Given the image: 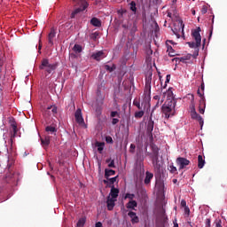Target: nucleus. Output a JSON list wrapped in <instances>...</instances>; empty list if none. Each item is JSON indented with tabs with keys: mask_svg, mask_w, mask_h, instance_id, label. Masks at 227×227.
Returning a JSON list of instances; mask_svg holds the SVG:
<instances>
[{
	"mask_svg": "<svg viewBox=\"0 0 227 227\" xmlns=\"http://www.w3.org/2000/svg\"><path fill=\"white\" fill-rule=\"evenodd\" d=\"M145 116V110H140L135 113V118H143Z\"/></svg>",
	"mask_w": 227,
	"mask_h": 227,
	"instance_id": "79ce46f5",
	"label": "nucleus"
},
{
	"mask_svg": "<svg viewBox=\"0 0 227 227\" xmlns=\"http://www.w3.org/2000/svg\"><path fill=\"white\" fill-rule=\"evenodd\" d=\"M102 56H104V51H99L92 54V58L96 61H100Z\"/></svg>",
	"mask_w": 227,
	"mask_h": 227,
	"instance_id": "cd10ccee",
	"label": "nucleus"
},
{
	"mask_svg": "<svg viewBox=\"0 0 227 227\" xmlns=\"http://www.w3.org/2000/svg\"><path fill=\"white\" fill-rule=\"evenodd\" d=\"M181 207H184L185 208V207H187V202L185 201V200H181Z\"/></svg>",
	"mask_w": 227,
	"mask_h": 227,
	"instance_id": "6e6d98bb",
	"label": "nucleus"
},
{
	"mask_svg": "<svg viewBox=\"0 0 227 227\" xmlns=\"http://www.w3.org/2000/svg\"><path fill=\"white\" fill-rule=\"evenodd\" d=\"M215 227H223V222L221 220H216L215 222Z\"/></svg>",
	"mask_w": 227,
	"mask_h": 227,
	"instance_id": "09e8293b",
	"label": "nucleus"
},
{
	"mask_svg": "<svg viewBox=\"0 0 227 227\" xmlns=\"http://www.w3.org/2000/svg\"><path fill=\"white\" fill-rule=\"evenodd\" d=\"M162 102H164V99H162L161 101H157L154 106V109H157V107H159L160 106V104H162Z\"/></svg>",
	"mask_w": 227,
	"mask_h": 227,
	"instance_id": "603ef678",
	"label": "nucleus"
},
{
	"mask_svg": "<svg viewBox=\"0 0 227 227\" xmlns=\"http://www.w3.org/2000/svg\"><path fill=\"white\" fill-rule=\"evenodd\" d=\"M116 175V171L109 168L105 169V178L106 180H109V176H114Z\"/></svg>",
	"mask_w": 227,
	"mask_h": 227,
	"instance_id": "4be33fe9",
	"label": "nucleus"
},
{
	"mask_svg": "<svg viewBox=\"0 0 227 227\" xmlns=\"http://www.w3.org/2000/svg\"><path fill=\"white\" fill-rule=\"evenodd\" d=\"M86 224V216L80 218L76 223V227H83Z\"/></svg>",
	"mask_w": 227,
	"mask_h": 227,
	"instance_id": "7c9ffc66",
	"label": "nucleus"
},
{
	"mask_svg": "<svg viewBox=\"0 0 227 227\" xmlns=\"http://www.w3.org/2000/svg\"><path fill=\"white\" fill-rule=\"evenodd\" d=\"M41 145L43 148H47L51 145V137L47 136L44 138H41Z\"/></svg>",
	"mask_w": 227,
	"mask_h": 227,
	"instance_id": "412c9836",
	"label": "nucleus"
},
{
	"mask_svg": "<svg viewBox=\"0 0 227 227\" xmlns=\"http://www.w3.org/2000/svg\"><path fill=\"white\" fill-rule=\"evenodd\" d=\"M73 51L74 52L81 53L82 52V46H81L80 44H74V46L73 47Z\"/></svg>",
	"mask_w": 227,
	"mask_h": 227,
	"instance_id": "4c0bfd02",
	"label": "nucleus"
},
{
	"mask_svg": "<svg viewBox=\"0 0 227 227\" xmlns=\"http://www.w3.org/2000/svg\"><path fill=\"white\" fill-rule=\"evenodd\" d=\"M184 213L187 214V215H189V214H191V209H189V207H184Z\"/></svg>",
	"mask_w": 227,
	"mask_h": 227,
	"instance_id": "4d7b16f0",
	"label": "nucleus"
},
{
	"mask_svg": "<svg viewBox=\"0 0 227 227\" xmlns=\"http://www.w3.org/2000/svg\"><path fill=\"white\" fill-rule=\"evenodd\" d=\"M207 7L206 6L202 7V9H201L202 15H205V13H207Z\"/></svg>",
	"mask_w": 227,
	"mask_h": 227,
	"instance_id": "bf43d9fd",
	"label": "nucleus"
},
{
	"mask_svg": "<svg viewBox=\"0 0 227 227\" xmlns=\"http://www.w3.org/2000/svg\"><path fill=\"white\" fill-rule=\"evenodd\" d=\"M106 164H108V168H116V165L114 164V160H112L111 158L106 160Z\"/></svg>",
	"mask_w": 227,
	"mask_h": 227,
	"instance_id": "e433bc0d",
	"label": "nucleus"
},
{
	"mask_svg": "<svg viewBox=\"0 0 227 227\" xmlns=\"http://www.w3.org/2000/svg\"><path fill=\"white\" fill-rule=\"evenodd\" d=\"M116 203V199L111 198V196H108L106 199V207L107 210H113L114 208Z\"/></svg>",
	"mask_w": 227,
	"mask_h": 227,
	"instance_id": "ddd939ff",
	"label": "nucleus"
},
{
	"mask_svg": "<svg viewBox=\"0 0 227 227\" xmlns=\"http://www.w3.org/2000/svg\"><path fill=\"white\" fill-rule=\"evenodd\" d=\"M154 125H155V122L153 121V120H152V114H151L149 121L147 122V134L152 135V132H153Z\"/></svg>",
	"mask_w": 227,
	"mask_h": 227,
	"instance_id": "f3484780",
	"label": "nucleus"
},
{
	"mask_svg": "<svg viewBox=\"0 0 227 227\" xmlns=\"http://www.w3.org/2000/svg\"><path fill=\"white\" fill-rule=\"evenodd\" d=\"M169 81H171V74H167L166 81H165V85H164L163 88H166V86H168V82H169Z\"/></svg>",
	"mask_w": 227,
	"mask_h": 227,
	"instance_id": "de8ad7c7",
	"label": "nucleus"
},
{
	"mask_svg": "<svg viewBox=\"0 0 227 227\" xmlns=\"http://www.w3.org/2000/svg\"><path fill=\"white\" fill-rule=\"evenodd\" d=\"M54 38H56V30L51 28L48 35V43H50V45H54Z\"/></svg>",
	"mask_w": 227,
	"mask_h": 227,
	"instance_id": "2eb2a0df",
	"label": "nucleus"
},
{
	"mask_svg": "<svg viewBox=\"0 0 227 227\" xmlns=\"http://www.w3.org/2000/svg\"><path fill=\"white\" fill-rule=\"evenodd\" d=\"M152 160L153 168L154 171L157 173L160 172V168H162V162L159 160V156H153L150 158Z\"/></svg>",
	"mask_w": 227,
	"mask_h": 227,
	"instance_id": "0eeeda50",
	"label": "nucleus"
},
{
	"mask_svg": "<svg viewBox=\"0 0 227 227\" xmlns=\"http://www.w3.org/2000/svg\"><path fill=\"white\" fill-rule=\"evenodd\" d=\"M129 4H130L129 8H130L131 12L136 13V12H137V8L136 7V2L132 1Z\"/></svg>",
	"mask_w": 227,
	"mask_h": 227,
	"instance_id": "37998d69",
	"label": "nucleus"
},
{
	"mask_svg": "<svg viewBox=\"0 0 227 227\" xmlns=\"http://www.w3.org/2000/svg\"><path fill=\"white\" fill-rule=\"evenodd\" d=\"M90 24L92 26H94L95 27H100V26H102V21H100V20H98V18H92L90 20Z\"/></svg>",
	"mask_w": 227,
	"mask_h": 227,
	"instance_id": "b1692460",
	"label": "nucleus"
},
{
	"mask_svg": "<svg viewBox=\"0 0 227 227\" xmlns=\"http://www.w3.org/2000/svg\"><path fill=\"white\" fill-rule=\"evenodd\" d=\"M76 3V7L73 12L71 13V19H75V16L78 13H81V12H84V10H86V8H88L89 4L88 2H86V0H74Z\"/></svg>",
	"mask_w": 227,
	"mask_h": 227,
	"instance_id": "7ed1b4c3",
	"label": "nucleus"
},
{
	"mask_svg": "<svg viewBox=\"0 0 227 227\" xmlns=\"http://www.w3.org/2000/svg\"><path fill=\"white\" fill-rule=\"evenodd\" d=\"M111 118H120V113L117 111H112L110 114Z\"/></svg>",
	"mask_w": 227,
	"mask_h": 227,
	"instance_id": "49530a36",
	"label": "nucleus"
},
{
	"mask_svg": "<svg viewBox=\"0 0 227 227\" xmlns=\"http://www.w3.org/2000/svg\"><path fill=\"white\" fill-rule=\"evenodd\" d=\"M176 106V100L167 99L161 106V113L167 120L175 114V107Z\"/></svg>",
	"mask_w": 227,
	"mask_h": 227,
	"instance_id": "f257e3e1",
	"label": "nucleus"
},
{
	"mask_svg": "<svg viewBox=\"0 0 227 227\" xmlns=\"http://www.w3.org/2000/svg\"><path fill=\"white\" fill-rule=\"evenodd\" d=\"M97 100H104V96H102V91H100V89H98L97 90Z\"/></svg>",
	"mask_w": 227,
	"mask_h": 227,
	"instance_id": "c03bdc74",
	"label": "nucleus"
},
{
	"mask_svg": "<svg viewBox=\"0 0 227 227\" xmlns=\"http://www.w3.org/2000/svg\"><path fill=\"white\" fill-rule=\"evenodd\" d=\"M151 100H152V90L145 89L144 98H143V101H142V107H144V111L145 109H149Z\"/></svg>",
	"mask_w": 227,
	"mask_h": 227,
	"instance_id": "39448f33",
	"label": "nucleus"
},
{
	"mask_svg": "<svg viewBox=\"0 0 227 227\" xmlns=\"http://www.w3.org/2000/svg\"><path fill=\"white\" fill-rule=\"evenodd\" d=\"M45 132H47L48 134L56 135V132H58V129H56V127H54V126H47L45 128Z\"/></svg>",
	"mask_w": 227,
	"mask_h": 227,
	"instance_id": "bb28decb",
	"label": "nucleus"
},
{
	"mask_svg": "<svg viewBox=\"0 0 227 227\" xmlns=\"http://www.w3.org/2000/svg\"><path fill=\"white\" fill-rule=\"evenodd\" d=\"M210 218L206 219V227H210Z\"/></svg>",
	"mask_w": 227,
	"mask_h": 227,
	"instance_id": "052dcab7",
	"label": "nucleus"
},
{
	"mask_svg": "<svg viewBox=\"0 0 227 227\" xmlns=\"http://www.w3.org/2000/svg\"><path fill=\"white\" fill-rule=\"evenodd\" d=\"M116 180H118V176H114V177H112V178H109L108 179H105L103 180V183L106 184V185H114V183L116 182Z\"/></svg>",
	"mask_w": 227,
	"mask_h": 227,
	"instance_id": "393cba45",
	"label": "nucleus"
},
{
	"mask_svg": "<svg viewBox=\"0 0 227 227\" xmlns=\"http://www.w3.org/2000/svg\"><path fill=\"white\" fill-rule=\"evenodd\" d=\"M153 99L157 100V101H160V96L156 95V96L153 97Z\"/></svg>",
	"mask_w": 227,
	"mask_h": 227,
	"instance_id": "69168bd1",
	"label": "nucleus"
},
{
	"mask_svg": "<svg viewBox=\"0 0 227 227\" xmlns=\"http://www.w3.org/2000/svg\"><path fill=\"white\" fill-rule=\"evenodd\" d=\"M200 31H201L200 27H198V29H195L192 32V37L194 38L195 42H190L188 43L189 47L191 49H198V47L201 46V35L200 34Z\"/></svg>",
	"mask_w": 227,
	"mask_h": 227,
	"instance_id": "20e7f679",
	"label": "nucleus"
},
{
	"mask_svg": "<svg viewBox=\"0 0 227 227\" xmlns=\"http://www.w3.org/2000/svg\"><path fill=\"white\" fill-rule=\"evenodd\" d=\"M136 207H137V202L136 200H129L126 204V207L131 210H136Z\"/></svg>",
	"mask_w": 227,
	"mask_h": 227,
	"instance_id": "5701e85b",
	"label": "nucleus"
},
{
	"mask_svg": "<svg viewBox=\"0 0 227 227\" xmlns=\"http://www.w3.org/2000/svg\"><path fill=\"white\" fill-rule=\"evenodd\" d=\"M207 107V104L205 103V98H200V106H199V112L200 114H205V108Z\"/></svg>",
	"mask_w": 227,
	"mask_h": 227,
	"instance_id": "6ab92c4d",
	"label": "nucleus"
},
{
	"mask_svg": "<svg viewBox=\"0 0 227 227\" xmlns=\"http://www.w3.org/2000/svg\"><path fill=\"white\" fill-rule=\"evenodd\" d=\"M132 150H136V145L134 144L130 145V152H132Z\"/></svg>",
	"mask_w": 227,
	"mask_h": 227,
	"instance_id": "774afa93",
	"label": "nucleus"
},
{
	"mask_svg": "<svg viewBox=\"0 0 227 227\" xmlns=\"http://www.w3.org/2000/svg\"><path fill=\"white\" fill-rule=\"evenodd\" d=\"M105 68L108 72H114V70H116V66L110 67L109 65H106Z\"/></svg>",
	"mask_w": 227,
	"mask_h": 227,
	"instance_id": "a18cd8bd",
	"label": "nucleus"
},
{
	"mask_svg": "<svg viewBox=\"0 0 227 227\" xmlns=\"http://www.w3.org/2000/svg\"><path fill=\"white\" fill-rule=\"evenodd\" d=\"M197 93H198L199 97H200V98H205V97L203 96V94L201 93L200 89L197 90Z\"/></svg>",
	"mask_w": 227,
	"mask_h": 227,
	"instance_id": "680f3d73",
	"label": "nucleus"
},
{
	"mask_svg": "<svg viewBox=\"0 0 227 227\" xmlns=\"http://www.w3.org/2000/svg\"><path fill=\"white\" fill-rule=\"evenodd\" d=\"M10 143V148L7 149V153H12L13 152H15V147H13V138H11L9 140Z\"/></svg>",
	"mask_w": 227,
	"mask_h": 227,
	"instance_id": "72a5a7b5",
	"label": "nucleus"
},
{
	"mask_svg": "<svg viewBox=\"0 0 227 227\" xmlns=\"http://www.w3.org/2000/svg\"><path fill=\"white\" fill-rule=\"evenodd\" d=\"M151 150L152 153L148 152V145H145V153L146 155H148V157H159V152H160V149L159 148V146H157V145L155 144H151Z\"/></svg>",
	"mask_w": 227,
	"mask_h": 227,
	"instance_id": "423d86ee",
	"label": "nucleus"
},
{
	"mask_svg": "<svg viewBox=\"0 0 227 227\" xmlns=\"http://www.w3.org/2000/svg\"><path fill=\"white\" fill-rule=\"evenodd\" d=\"M168 169L173 175H178V170L176 169V167L173 165V163L168 166Z\"/></svg>",
	"mask_w": 227,
	"mask_h": 227,
	"instance_id": "2f4dec72",
	"label": "nucleus"
},
{
	"mask_svg": "<svg viewBox=\"0 0 227 227\" xmlns=\"http://www.w3.org/2000/svg\"><path fill=\"white\" fill-rule=\"evenodd\" d=\"M191 118L192 120H197L200 127H203V117H201V115H200L198 112H196V110L193 112H191Z\"/></svg>",
	"mask_w": 227,
	"mask_h": 227,
	"instance_id": "9b49d317",
	"label": "nucleus"
},
{
	"mask_svg": "<svg viewBox=\"0 0 227 227\" xmlns=\"http://www.w3.org/2000/svg\"><path fill=\"white\" fill-rule=\"evenodd\" d=\"M104 143H102V142H96V146H97V148H98V152L99 153H102V152H104Z\"/></svg>",
	"mask_w": 227,
	"mask_h": 227,
	"instance_id": "f704fd0d",
	"label": "nucleus"
},
{
	"mask_svg": "<svg viewBox=\"0 0 227 227\" xmlns=\"http://www.w3.org/2000/svg\"><path fill=\"white\" fill-rule=\"evenodd\" d=\"M99 35H100V33L98 31H96V32L90 34V40H94V42H95L97 40V38H98Z\"/></svg>",
	"mask_w": 227,
	"mask_h": 227,
	"instance_id": "ea45409f",
	"label": "nucleus"
},
{
	"mask_svg": "<svg viewBox=\"0 0 227 227\" xmlns=\"http://www.w3.org/2000/svg\"><path fill=\"white\" fill-rule=\"evenodd\" d=\"M51 111L52 113V114H58V107L56 106H48L44 112H43V115L47 118V116H51Z\"/></svg>",
	"mask_w": 227,
	"mask_h": 227,
	"instance_id": "f8f14e48",
	"label": "nucleus"
},
{
	"mask_svg": "<svg viewBox=\"0 0 227 227\" xmlns=\"http://www.w3.org/2000/svg\"><path fill=\"white\" fill-rule=\"evenodd\" d=\"M176 162L177 166H179V171L181 169H184L186 166H189L191 164V161L187 160V158H184V157H178Z\"/></svg>",
	"mask_w": 227,
	"mask_h": 227,
	"instance_id": "6e6552de",
	"label": "nucleus"
},
{
	"mask_svg": "<svg viewBox=\"0 0 227 227\" xmlns=\"http://www.w3.org/2000/svg\"><path fill=\"white\" fill-rule=\"evenodd\" d=\"M205 166V160L203 159L202 155L198 156V168L199 169H203Z\"/></svg>",
	"mask_w": 227,
	"mask_h": 227,
	"instance_id": "a878e982",
	"label": "nucleus"
},
{
	"mask_svg": "<svg viewBox=\"0 0 227 227\" xmlns=\"http://www.w3.org/2000/svg\"><path fill=\"white\" fill-rule=\"evenodd\" d=\"M138 150L137 152V159L140 162H144L146 156H145V153H143V148L137 147Z\"/></svg>",
	"mask_w": 227,
	"mask_h": 227,
	"instance_id": "aec40b11",
	"label": "nucleus"
},
{
	"mask_svg": "<svg viewBox=\"0 0 227 227\" xmlns=\"http://www.w3.org/2000/svg\"><path fill=\"white\" fill-rule=\"evenodd\" d=\"M74 118L76 123L79 125H84V118H82V110L81 108H78L74 113Z\"/></svg>",
	"mask_w": 227,
	"mask_h": 227,
	"instance_id": "1a4fd4ad",
	"label": "nucleus"
},
{
	"mask_svg": "<svg viewBox=\"0 0 227 227\" xmlns=\"http://www.w3.org/2000/svg\"><path fill=\"white\" fill-rule=\"evenodd\" d=\"M12 166H13V160H8V164H7V168L8 169H11L12 168Z\"/></svg>",
	"mask_w": 227,
	"mask_h": 227,
	"instance_id": "5fc2aeb1",
	"label": "nucleus"
},
{
	"mask_svg": "<svg viewBox=\"0 0 227 227\" xmlns=\"http://www.w3.org/2000/svg\"><path fill=\"white\" fill-rule=\"evenodd\" d=\"M179 27H178V31H184V23H182V22H179Z\"/></svg>",
	"mask_w": 227,
	"mask_h": 227,
	"instance_id": "13d9d810",
	"label": "nucleus"
},
{
	"mask_svg": "<svg viewBox=\"0 0 227 227\" xmlns=\"http://www.w3.org/2000/svg\"><path fill=\"white\" fill-rule=\"evenodd\" d=\"M179 63H187L185 57L179 58Z\"/></svg>",
	"mask_w": 227,
	"mask_h": 227,
	"instance_id": "864d4df0",
	"label": "nucleus"
},
{
	"mask_svg": "<svg viewBox=\"0 0 227 227\" xmlns=\"http://www.w3.org/2000/svg\"><path fill=\"white\" fill-rule=\"evenodd\" d=\"M190 109H191V112L196 111V106L194 104V95H192V101H191V105H190Z\"/></svg>",
	"mask_w": 227,
	"mask_h": 227,
	"instance_id": "58836bf2",
	"label": "nucleus"
},
{
	"mask_svg": "<svg viewBox=\"0 0 227 227\" xmlns=\"http://www.w3.org/2000/svg\"><path fill=\"white\" fill-rule=\"evenodd\" d=\"M153 73L152 71H148L145 74V90H152V76Z\"/></svg>",
	"mask_w": 227,
	"mask_h": 227,
	"instance_id": "9d476101",
	"label": "nucleus"
},
{
	"mask_svg": "<svg viewBox=\"0 0 227 227\" xmlns=\"http://www.w3.org/2000/svg\"><path fill=\"white\" fill-rule=\"evenodd\" d=\"M95 227H103V225L100 222H98L95 223Z\"/></svg>",
	"mask_w": 227,
	"mask_h": 227,
	"instance_id": "338daca9",
	"label": "nucleus"
},
{
	"mask_svg": "<svg viewBox=\"0 0 227 227\" xmlns=\"http://www.w3.org/2000/svg\"><path fill=\"white\" fill-rule=\"evenodd\" d=\"M11 127H12V132H13V134L11 137V139H13V137H15V136H17V132H19V129H17V123H15V122H12L11 124Z\"/></svg>",
	"mask_w": 227,
	"mask_h": 227,
	"instance_id": "c85d7f7f",
	"label": "nucleus"
},
{
	"mask_svg": "<svg viewBox=\"0 0 227 227\" xmlns=\"http://www.w3.org/2000/svg\"><path fill=\"white\" fill-rule=\"evenodd\" d=\"M118 123H120V119H118V118H114V119L112 120V125H116V124H118Z\"/></svg>",
	"mask_w": 227,
	"mask_h": 227,
	"instance_id": "8fccbe9b",
	"label": "nucleus"
},
{
	"mask_svg": "<svg viewBox=\"0 0 227 227\" xmlns=\"http://www.w3.org/2000/svg\"><path fill=\"white\" fill-rule=\"evenodd\" d=\"M191 58H192V55H191V54H188V55L184 56V59H186V61L191 59Z\"/></svg>",
	"mask_w": 227,
	"mask_h": 227,
	"instance_id": "e2e57ef3",
	"label": "nucleus"
},
{
	"mask_svg": "<svg viewBox=\"0 0 227 227\" xmlns=\"http://www.w3.org/2000/svg\"><path fill=\"white\" fill-rule=\"evenodd\" d=\"M106 143H109L110 145H112V143H113V137H106Z\"/></svg>",
	"mask_w": 227,
	"mask_h": 227,
	"instance_id": "3c124183",
	"label": "nucleus"
},
{
	"mask_svg": "<svg viewBox=\"0 0 227 227\" xmlns=\"http://www.w3.org/2000/svg\"><path fill=\"white\" fill-rule=\"evenodd\" d=\"M128 215L131 219L132 224H137V223H139V216L136 214V212L129 211Z\"/></svg>",
	"mask_w": 227,
	"mask_h": 227,
	"instance_id": "4468645a",
	"label": "nucleus"
},
{
	"mask_svg": "<svg viewBox=\"0 0 227 227\" xmlns=\"http://www.w3.org/2000/svg\"><path fill=\"white\" fill-rule=\"evenodd\" d=\"M160 217L161 221H163V223H166V221H168V216H166V210L164 208L160 209Z\"/></svg>",
	"mask_w": 227,
	"mask_h": 227,
	"instance_id": "c756f323",
	"label": "nucleus"
},
{
	"mask_svg": "<svg viewBox=\"0 0 227 227\" xmlns=\"http://www.w3.org/2000/svg\"><path fill=\"white\" fill-rule=\"evenodd\" d=\"M153 178V173H151L150 171H146L145 172V178L144 180V184L145 185H150Z\"/></svg>",
	"mask_w": 227,
	"mask_h": 227,
	"instance_id": "a211bd4d",
	"label": "nucleus"
},
{
	"mask_svg": "<svg viewBox=\"0 0 227 227\" xmlns=\"http://www.w3.org/2000/svg\"><path fill=\"white\" fill-rule=\"evenodd\" d=\"M134 106L136 107H137V109H139L141 111V109H143V111H145V106H143V103H140L139 100L135 99V101L133 102Z\"/></svg>",
	"mask_w": 227,
	"mask_h": 227,
	"instance_id": "c9c22d12",
	"label": "nucleus"
},
{
	"mask_svg": "<svg viewBox=\"0 0 227 227\" xmlns=\"http://www.w3.org/2000/svg\"><path fill=\"white\" fill-rule=\"evenodd\" d=\"M58 67H59V63L55 62L51 64L48 59H43L41 65L39 66V69L43 70L45 75H49L56 72Z\"/></svg>",
	"mask_w": 227,
	"mask_h": 227,
	"instance_id": "f03ea898",
	"label": "nucleus"
},
{
	"mask_svg": "<svg viewBox=\"0 0 227 227\" xmlns=\"http://www.w3.org/2000/svg\"><path fill=\"white\" fill-rule=\"evenodd\" d=\"M134 198H136L134 193H126L124 200H130V201H134Z\"/></svg>",
	"mask_w": 227,
	"mask_h": 227,
	"instance_id": "a19ab883",
	"label": "nucleus"
},
{
	"mask_svg": "<svg viewBox=\"0 0 227 227\" xmlns=\"http://www.w3.org/2000/svg\"><path fill=\"white\" fill-rule=\"evenodd\" d=\"M167 100H176L175 96H173V90L169 88L167 91Z\"/></svg>",
	"mask_w": 227,
	"mask_h": 227,
	"instance_id": "473e14b6",
	"label": "nucleus"
},
{
	"mask_svg": "<svg viewBox=\"0 0 227 227\" xmlns=\"http://www.w3.org/2000/svg\"><path fill=\"white\" fill-rule=\"evenodd\" d=\"M118 194H120V190L115 188L114 185H112L109 196H111L112 199L116 200V198H118Z\"/></svg>",
	"mask_w": 227,
	"mask_h": 227,
	"instance_id": "dca6fc26",
	"label": "nucleus"
},
{
	"mask_svg": "<svg viewBox=\"0 0 227 227\" xmlns=\"http://www.w3.org/2000/svg\"><path fill=\"white\" fill-rule=\"evenodd\" d=\"M173 227H178V222L176 221V218L173 221Z\"/></svg>",
	"mask_w": 227,
	"mask_h": 227,
	"instance_id": "0e129e2a",
	"label": "nucleus"
}]
</instances>
